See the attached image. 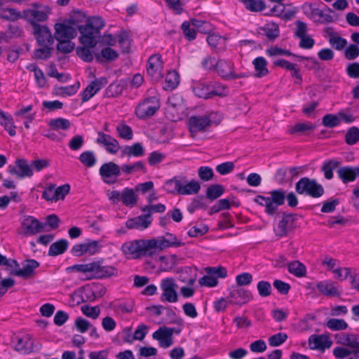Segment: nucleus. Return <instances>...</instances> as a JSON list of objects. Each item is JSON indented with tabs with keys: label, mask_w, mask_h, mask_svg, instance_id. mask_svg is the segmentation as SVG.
Wrapping results in <instances>:
<instances>
[{
	"label": "nucleus",
	"mask_w": 359,
	"mask_h": 359,
	"mask_svg": "<svg viewBox=\"0 0 359 359\" xmlns=\"http://www.w3.org/2000/svg\"><path fill=\"white\" fill-rule=\"evenodd\" d=\"M86 25L88 27H90L92 30H93L100 36V29H102L104 27L105 23L104 20L101 17L92 16L88 18L87 23H86Z\"/></svg>",
	"instance_id": "obj_46"
},
{
	"label": "nucleus",
	"mask_w": 359,
	"mask_h": 359,
	"mask_svg": "<svg viewBox=\"0 0 359 359\" xmlns=\"http://www.w3.org/2000/svg\"><path fill=\"white\" fill-rule=\"evenodd\" d=\"M173 334L174 328L163 326L154 332L152 334V337L159 341V344L161 347L168 348L173 344Z\"/></svg>",
	"instance_id": "obj_18"
},
{
	"label": "nucleus",
	"mask_w": 359,
	"mask_h": 359,
	"mask_svg": "<svg viewBox=\"0 0 359 359\" xmlns=\"http://www.w3.org/2000/svg\"><path fill=\"white\" fill-rule=\"evenodd\" d=\"M224 193V187L222 184H214L210 185L206 189V198L211 201L218 198Z\"/></svg>",
	"instance_id": "obj_39"
},
{
	"label": "nucleus",
	"mask_w": 359,
	"mask_h": 359,
	"mask_svg": "<svg viewBox=\"0 0 359 359\" xmlns=\"http://www.w3.org/2000/svg\"><path fill=\"white\" fill-rule=\"evenodd\" d=\"M151 240L156 243V246L154 248L156 255L166 248H177L184 245L183 242L177 240L175 235L170 233H167L165 237H158V238H152Z\"/></svg>",
	"instance_id": "obj_13"
},
{
	"label": "nucleus",
	"mask_w": 359,
	"mask_h": 359,
	"mask_svg": "<svg viewBox=\"0 0 359 359\" xmlns=\"http://www.w3.org/2000/svg\"><path fill=\"white\" fill-rule=\"evenodd\" d=\"M88 18L86 15L80 11L74 12L67 21L72 26L76 28L78 32L80 29V27H83L86 26Z\"/></svg>",
	"instance_id": "obj_29"
},
{
	"label": "nucleus",
	"mask_w": 359,
	"mask_h": 359,
	"mask_svg": "<svg viewBox=\"0 0 359 359\" xmlns=\"http://www.w3.org/2000/svg\"><path fill=\"white\" fill-rule=\"evenodd\" d=\"M211 117L204 116H193L189 118L188 126L191 133H197L205 131L206 128L211 126Z\"/></svg>",
	"instance_id": "obj_17"
},
{
	"label": "nucleus",
	"mask_w": 359,
	"mask_h": 359,
	"mask_svg": "<svg viewBox=\"0 0 359 359\" xmlns=\"http://www.w3.org/2000/svg\"><path fill=\"white\" fill-rule=\"evenodd\" d=\"M163 62L159 53L151 55L147 62V72L154 81H159L163 77Z\"/></svg>",
	"instance_id": "obj_7"
},
{
	"label": "nucleus",
	"mask_w": 359,
	"mask_h": 359,
	"mask_svg": "<svg viewBox=\"0 0 359 359\" xmlns=\"http://www.w3.org/2000/svg\"><path fill=\"white\" fill-rule=\"evenodd\" d=\"M2 11L4 12L8 13V14L1 15V18L4 20L13 22V21H16L20 18H22V13H21L16 8H3Z\"/></svg>",
	"instance_id": "obj_56"
},
{
	"label": "nucleus",
	"mask_w": 359,
	"mask_h": 359,
	"mask_svg": "<svg viewBox=\"0 0 359 359\" xmlns=\"http://www.w3.org/2000/svg\"><path fill=\"white\" fill-rule=\"evenodd\" d=\"M160 108L159 100L156 97H150L141 102L135 109L137 116L145 119L153 116Z\"/></svg>",
	"instance_id": "obj_5"
},
{
	"label": "nucleus",
	"mask_w": 359,
	"mask_h": 359,
	"mask_svg": "<svg viewBox=\"0 0 359 359\" xmlns=\"http://www.w3.org/2000/svg\"><path fill=\"white\" fill-rule=\"evenodd\" d=\"M309 346L312 350L325 351L331 347L332 341L325 334H313L309 338Z\"/></svg>",
	"instance_id": "obj_23"
},
{
	"label": "nucleus",
	"mask_w": 359,
	"mask_h": 359,
	"mask_svg": "<svg viewBox=\"0 0 359 359\" xmlns=\"http://www.w3.org/2000/svg\"><path fill=\"white\" fill-rule=\"evenodd\" d=\"M339 178L346 184L350 182L355 181L359 177V166H343L337 170Z\"/></svg>",
	"instance_id": "obj_25"
},
{
	"label": "nucleus",
	"mask_w": 359,
	"mask_h": 359,
	"mask_svg": "<svg viewBox=\"0 0 359 359\" xmlns=\"http://www.w3.org/2000/svg\"><path fill=\"white\" fill-rule=\"evenodd\" d=\"M270 196H257L253 201L265 208L264 212L269 216H273L278 207L285 203L286 191L283 189H273L269 192Z\"/></svg>",
	"instance_id": "obj_2"
},
{
	"label": "nucleus",
	"mask_w": 359,
	"mask_h": 359,
	"mask_svg": "<svg viewBox=\"0 0 359 359\" xmlns=\"http://www.w3.org/2000/svg\"><path fill=\"white\" fill-rule=\"evenodd\" d=\"M121 172V167L111 161L104 163L99 170L100 176L107 184H114L117 180V177L120 176Z\"/></svg>",
	"instance_id": "obj_9"
},
{
	"label": "nucleus",
	"mask_w": 359,
	"mask_h": 359,
	"mask_svg": "<svg viewBox=\"0 0 359 359\" xmlns=\"http://www.w3.org/2000/svg\"><path fill=\"white\" fill-rule=\"evenodd\" d=\"M340 161L336 159H332L324 162L321 167V170L324 174V177L327 180L333 178V170L339 166Z\"/></svg>",
	"instance_id": "obj_37"
},
{
	"label": "nucleus",
	"mask_w": 359,
	"mask_h": 359,
	"mask_svg": "<svg viewBox=\"0 0 359 359\" xmlns=\"http://www.w3.org/2000/svg\"><path fill=\"white\" fill-rule=\"evenodd\" d=\"M196 96L205 100L212 98L209 81L198 82L192 88Z\"/></svg>",
	"instance_id": "obj_31"
},
{
	"label": "nucleus",
	"mask_w": 359,
	"mask_h": 359,
	"mask_svg": "<svg viewBox=\"0 0 359 359\" xmlns=\"http://www.w3.org/2000/svg\"><path fill=\"white\" fill-rule=\"evenodd\" d=\"M91 47L90 46H79L76 48V54L83 61L87 62H90L93 60V56L91 50H90Z\"/></svg>",
	"instance_id": "obj_60"
},
{
	"label": "nucleus",
	"mask_w": 359,
	"mask_h": 359,
	"mask_svg": "<svg viewBox=\"0 0 359 359\" xmlns=\"http://www.w3.org/2000/svg\"><path fill=\"white\" fill-rule=\"evenodd\" d=\"M79 87L80 83L77 81L73 85L59 87L56 89V90L57 93L61 95L71 96L74 95L77 92Z\"/></svg>",
	"instance_id": "obj_59"
},
{
	"label": "nucleus",
	"mask_w": 359,
	"mask_h": 359,
	"mask_svg": "<svg viewBox=\"0 0 359 359\" xmlns=\"http://www.w3.org/2000/svg\"><path fill=\"white\" fill-rule=\"evenodd\" d=\"M337 342L350 348H357L359 345V335L341 333L335 337Z\"/></svg>",
	"instance_id": "obj_27"
},
{
	"label": "nucleus",
	"mask_w": 359,
	"mask_h": 359,
	"mask_svg": "<svg viewBox=\"0 0 359 359\" xmlns=\"http://www.w3.org/2000/svg\"><path fill=\"white\" fill-rule=\"evenodd\" d=\"M229 297L231 304L241 305L252 299V294L248 290L236 285L229 289Z\"/></svg>",
	"instance_id": "obj_12"
},
{
	"label": "nucleus",
	"mask_w": 359,
	"mask_h": 359,
	"mask_svg": "<svg viewBox=\"0 0 359 359\" xmlns=\"http://www.w3.org/2000/svg\"><path fill=\"white\" fill-rule=\"evenodd\" d=\"M96 143L105 147L109 154H116L120 148L119 143L114 137L103 132L97 133Z\"/></svg>",
	"instance_id": "obj_19"
},
{
	"label": "nucleus",
	"mask_w": 359,
	"mask_h": 359,
	"mask_svg": "<svg viewBox=\"0 0 359 359\" xmlns=\"http://www.w3.org/2000/svg\"><path fill=\"white\" fill-rule=\"evenodd\" d=\"M233 65L224 60H219L215 65V69L218 74L224 79L228 80L232 71Z\"/></svg>",
	"instance_id": "obj_34"
},
{
	"label": "nucleus",
	"mask_w": 359,
	"mask_h": 359,
	"mask_svg": "<svg viewBox=\"0 0 359 359\" xmlns=\"http://www.w3.org/2000/svg\"><path fill=\"white\" fill-rule=\"evenodd\" d=\"M79 159L80 162L88 168L94 166L96 163L97 159L93 151H86L82 152Z\"/></svg>",
	"instance_id": "obj_47"
},
{
	"label": "nucleus",
	"mask_w": 359,
	"mask_h": 359,
	"mask_svg": "<svg viewBox=\"0 0 359 359\" xmlns=\"http://www.w3.org/2000/svg\"><path fill=\"white\" fill-rule=\"evenodd\" d=\"M191 21H184L181 27L185 38L189 41L195 39L196 36L195 27H191Z\"/></svg>",
	"instance_id": "obj_62"
},
{
	"label": "nucleus",
	"mask_w": 359,
	"mask_h": 359,
	"mask_svg": "<svg viewBox=\"0 0 359 359\" xmlns=\"http://www.w3.org/2000/svg\"><path fill=\"white\" fill-rule=\"evenodd\" d=\"M121 338L125 343L132 344L135 341L134 334H132V328L129 327H125L122 332L112 339L113 343L117 345H121L122 341L120 340Z\"/></svg>",
	"instance_id": "obj_36"
},
{
	"label": "nucleus",
	"mask_w": 359,
	"mask_h": 359,
	"mask_svg": "<svg viewBox=\"0 0 359 359\" xmlns=\"http://www.w3.org/2000/svg\"><path fill=\"white\" fill-rule=\"evenodd\" d=\"M16 165L20 170V177H31L33 175V171L30 166L28 165L27 161L24 158L17 159L15 161Z\"/></svg>",
	"instance_id": "obj_50"
},
{
	"label": "nucleus",
	"mask_w": 359,
	"mask_h": 359,
	"mask_svg": "<svg viewBox=\"0 0 359 359\" xmlns=\"http://www.w3.org/2000/svg\"><path fill=\"white\" fill-rule=\"evenodd\" d=\"M176 287L177 285L172 278L163 279L161 283V289L163 292L161 300L163 302H168L170 303L177 302L178 295L175 290Z\"/></svg>",
	"instance_id": "obj_11"
},
{
	"label": "nucleus",
	"mask_w": 359,
	"mask_h": 359,
	"mask_svg": "<svg viewBox=\"0 0 359 359\" xmlns=\"http://www.w3.org/2000/svg\"><path fill=\"white\" fill-rule=\"evenodd\" d=\"M34 34L41 46H51L54 42L53 36L48 27L45 25H36Z\"/></svg>",
	"instance_id": "obj_22"
},
{
	"label": "nucleus",
	"mask_w": 359,
	"mask_h": 359,
	"mask_svg": "<svg viewBox=\"0 0 359 359\" xmlns=\"http://www.w3.org/2000/svg\"><path fill=\"white\" fill-rule=\"evenodd\" d=\"M334 11L330 8L326 6L325 10L319 9L316 13V17H318V19H316V22L320 24H327L332 22L334 21V18L331 15Z\"/></svg>",
	"instance_id": "obj_44"
},
{
	"label": "nucleus",
	"mask_w": 359,
	"mask_h": 359,
	"mask_svg": "<svg viewBox=\"0 0 359 359\" xmlns=\"http://www.w3.org/2000/svg\"><path fill=\"white\" fill-rule=\"evenodd\" d=\"M212 98L215 96L223 97L225 95L226 88L219 82L209 81Z\"/></svg>",
	"instance_id": "obj_58"
},
{
	"label": "nucleus",
	"mask_w": 359,
	"mask_h": 359,
	"mask_svg": "<svg viewBox=\"0 0 359 359\" xmlns=\"http://www.w3.org/2000/svg\"><path fill=\"white\" fill-rule=\"evenodd\" d=\"M116 131L118 136L122 139L130 140L133 137L132 128L125 123H121L117 126Z\"/></svg>",
	"instance_id": "obj_57"
},
{
	"label": "nucleus",
	"mask_w": 359,
	"mask_h": 359,
	"mask_svg": "<svg viewBox=\"0 0 359 359\" xmlns=\"http://www.w3.org/2000/svg\"><path fill=\"white\" fill-rule=\"evenodd\" d=\"M318 290L327 297H339L341 292L335 285V283L331 280L320 281L316 284Z\"/></svg>",
	"instance_id": "obj_26"
},
{
	"label": "nucleus",
	"mask_w": 359,
	"mask_h": 359,
	"mask_svg": "<svg viewBox=\"0 0 359 359\" xmlns=\"http://www.w3.org/2000/svg\"><path fill=\"white\" fill-rule=\"evenodd\" d=\"M180 83V75L179 74L173 70L169 72L165 76V86L164 89L168 90H172L177 87Z\"/></svg>",
	"instance_id": "obj_41"
},
{
	"label": "nucleus",
	"mask_w": 359,
	"mask_h": 359,
	"mask_svg": "<svg viewBox=\"0 0 359 359\" xmlns=\"http://www.w3.org/2000/svg\"><path fill=\"white\" fill-rule=\"evenodd\" d=\"M107 83V79L105 77H100L91 81L81 93L82 102L88 101L98 91L104 87Z\"/></svg>",
	"instance_id": "obj_15"
},
{
	"label": "nucleus",
	"mask_w": 359,
	"mask_h": 359,
	"mask_svg": "<svg viewBox=\"0 0 359 359\" xmlns=\"http://www.w3.org/2000/svg\"><path fill=\"white\" fill-rule=\"evenodd\" d=\"M69 242L67 240L62 238L52 243L49 248L48 255L51 257H55L63 254L68 248Z\"/></svg>",
	"instance_id": "obj_32"
},
{
	"label": "nucleus",
	"mask_w": 359,
	"mask_h": 359,
	"mask_svg": "<svg viewBox=\"0 0 359 359\" xmlns=\"http://www.w3.org/2000/svg\"><path fill=\"white\" fill-rule=\"evenodd\" d=\"M261 29L264 32V34L269 41H274L279 36L280 30L278 25L276 23L267 25L266 26L261 28Z\"/></svg>",
	"instance_id": "obj_48"
},
{
	"label": "nucleus",
	"mask_w": 359,
	"mask_h": 359,
	"mask_svg": "<svg viewBox=\"0 0 359 359\" xmlns=\"http://www.w3.org/2000/svg\"><path fill=\"white\" fill-rule=\"evenodd\" d=\"M144 155V149L140 142H136L131 146H126L122 150V156L140 157Z\"/></svg>",
	"instance_id": "obj_33"
},
{
	"label": "nucleus",
	"mask_w": 359,
	"mask_h": 359,
	"mask_svg": "<svg viewBox=\"0 0 359 359\" xmlns=\"http://www.w3.org/2000/svg\"><path fill=\"white\" fill-rule=\"evenodd\" d=\"M345 142L348 145H353L359 142V128L358 127L353 126L347 130Z\"/></svg>",
	"instance_id": "obj_51"
},
{
	"label": "nucleus",
	"mask_w": 359,
	"mask_h": 359,
	"mask_svg": "<svg viewBox=\"0 0 359 359\" xmlns=\"http://www.w3.org/2000/svg\"><path fill=\"white\" fill-rule=\"evenodd\" d=\"M0 124L8 131L11 136L15 135V126L13 124V119L11 115H7L0 121Z\"/></svg>",
	"instance_id": "obj_63"
},
{
	"label": "nucleus",
	"mask_w": 359,
	"mask_h": 359,
	"mask_svg": "<svg viewBox=\"0 0 359 359\" xmlns=\"http://www.w3.org/2000/svg\"><path fill=\"white\" fill-rule=\"evenodd\" d=\"M207 274L211 275L217 280L218 278H224L227 276V270L222 266H208L205 269Z\"/></svg>",
	"instance_id": "obj_49"
},
{
	"label": "nucleus",
	"mask_w": 359,
	"mask_h": 359,
	"mask_svg": "<svg viewBox=\"0 0 359 359\" xmlns=\"http://www.w3.org/2000/svg\"><path fill=\"white\" fill-rule=\"evenodd\" d=\"M155 245L156 243L151 239H137L125 242L121 250L125 255L133 259L151 257L156 255L154 248Z\"/></svg>",
	"instance_id": "obj_1"
},
{
	"label": "nucleus",
	"mask_w": 359,
	"mask_h": 359,
	"mask_svg": "<svg viewBox=\"0 0 359 359\" xmlns=\"http://www.w3.org/2000/svg\"><path fill=\"white\" fill-rule=\"evenodd\" d=\"M40 264L35 259H30L25 262L22 265V268H20L18 270H12L11 275L22 277L25 279L31 277L34 270L39 266Z\"/></svg>",
	"instance_id": "obj_24"
},
{
	"label": "nucleus",
	"mask_w": 359,
	"mask_h": 359,
	"mask_svg": "<svg viewBox=\"0 0 359 359\" xmlns=\"http://www.w3.org/2000/svg\"><path fill=\"white\" fill-rule=\"evenodd\" d=\"M297 219V214L283 212L282 219L274 229L276 235L278 237H285L289 235L295 229Z\"/></svg>",
	"instance_id": "obj_6"
},
{
	"label": "nucleus",
	"mask_w": 359,
	"mask_h": 359,
	"mask_svg": "<svg viewBox=\"0 0 359 359\" xmlns=\"http://www.w3.org/2000/svg\"><path fill=\"white\" fill-rule=\"evenodd\" d=\"M92 274L88 276V280L94 278L102 279L118 275V269L113 266L102 265L101 262H93Z\"/></svg>",
	"instance_id": "obj_10"
},
{
	"label": "nucleus",
	"mask_w": 359,
	"mask_h": 359,
	"mask_svg": "<svg viewBox=\"0 0 359 359\" xmlns=\"http://www.w3.org/2000/svg\"><path fill=\"white\" fill-rule=\"evenodd\" d=\"M168 192L180 195L196 194L201 189V184L195 180L188 181L185 176H175L165 182Z\"/></svg>",
	"instance_id": "obj_3"
},
{
	"label": "nucleus",
	"mask_w": 359,
	"mask_h": 359,
	"mask_svg": "<svg viewBox=\"0 0 359 359\" xmlns=\"http://www.w3.org/2000/svg\"><path fill=\"white\" fill-rule=\"evenodd\" d=\"M77 36V31L67 20L55 25L54 36L57 41L72 39Z\"/></svg>",
	"instance_id": "obj_14"
},
{
	"label": "nucleus",
	"mask_w": 359,
	"mask_h": 359,
	"mask_svg": "<svg viewBox=\"0 0 359 359\" xmlns=\"http://www.w3.org/2000/svg\"><path fill=\"white\" fill-rule=\"evenodd\" d=\"M70 191V186L68 184L55 187L53 184H49L42 193V198L47 201H57L63 200Z\"/></svg>",
	"instance_id": "obj_8"
},
{
	"label": "nucleus",
	"mask_w": 359,
	"mask_h": 359,
	"mask_svg": "<svg viewBox=\"0 0 359 359\" xmlns=\"http://www.w3.org/2000/svg\"><path fill=\"white\" fill-rule=\"evenodd\" d=\"M93 264L92 262L88 264H74L67 268L70 271L81 272L86 274V278L92 274Z\"/></svg>",
	"instance_id": "obj_55"
},
{
	"label": "nucleus",
	"mask_w": 359,
	"mask_h": 359,
	"mask_svg": "<svg viewBox=\"0 0 359 359\" xmlns=\"http://www.w3.org/2000/svg\"><path fill=\"white\" fill-rule=\"evenodd\" d=\"M121 171L126 175H130L138 171H142L145 173L147 172V169L142 161H137L133 164L122 165Z\"/></svg>",
	"instance_id": "obj_45"
},
{
	"label": "nucleus",
	"mask_w": 359,
	"mask_h": 359,
	"mask_svg": "<svg viewBox=\"0 0 359 359\" xmlns=\"http://www.w3.org/2000/svg\"><path fill=\"white\" fill-rule=\"evenodd\" d=\"M169 9L175 14H181L183 12V6L189 0H164Z\"/></svg>",
	"instance_id": "obj_53"
},
{
	"label": "nucleus",
	"mask_w": 359,
	"mask_h": 359,
	"mask_svg": "<svg viewBox=\"0 0 359 359\" xmlns=\"http://www.w3.org/2000/svg\"><path fill=\"white\" fill-rule=\"evenodd\" d=\"M287 338L288 337L286 333L279 332L271 336L269 338V344L272 347L279 346L283 344L287 339Z\"/></svg>",
	"instance_id": "obj_61"
},
{
	"label": "nucleus",
	"mask_w": 359,
	"mask_h": 359,
	"mask_svg": "<svg viewBox=\"0 0 359 359\" xmlns=\"http://www.w3.org/2000/svg\"><path fill=\"white\" fill-rule=\"evenodd\" d=\"M22 18L29 22L36 29L39 22H43L48 20V13L44 11H39L34 9H26L22 11Z\"/></svg>",
	"instance_id": "obj_20"
},
{
	"label": "nucleus",
	"mask_w": 359,
	"mask_h": 359,
	"mask_svg": "<svg viewBox=\"0 0 359 359\" xmlns=\"http://www.w3.org/2000/svg\"><path fill=\"white\" fill-rule=\"evenodd\" d=\"M209 230L208 225L201 224L199 226H192L188 231L187 234L189 237L194 238L205 234Z\"/></svg>",
	"instance_id": "obj_64"
},
{
	"label": "nucleus",
	"mask_w": 359,
	"mask_h": 359,
	"mask_svg": "<svg viewBox=\"0 0 359 359\" xmlns=\"http://www.w3.org/2000/svg\"><path fill=\"white\" fill-rule=\"evenodd\" d=\"M326 326L333 331L346 330L348 324L343 319L330 318L326 323Z\"/></svg>",
	"instance_id": "obj_52"
},
{
	"label": "nucleus",
	"mask_w": 359,
	"mask_h": 359,
	"mask_svg": "<svg viewBox=\"0 0 359 359\" xmlns=\"http://www.w3.org/2000/svg\"><path fill=\"white\" fill-rule=\"evenodd\" d=\"M255 69V76L262 78L269 74V71L267 69L268 62L262 56L255 58L252 61Z\"/></svg>",
	"instance_id": "obj_28"
},
{
	"label": "nucleus",
	"mask_w": 359,
	"mask_h": 359,
	"mask_svg": "<svg viewBox=\"0 0 359 359\" xmlns=\"http://www.w3.org/2000/svg\"><path fill=\"white\" fill-rule=\"evenodd\" d=\"M118 57V53L110 47H106L102 49L100 54L95 55L96 60L98 62H102V59L107 61H114Z\"/></svg>",
	"instance_id": "obj_40"
},
{
	"label": "nucleus",
	"mask_w": 359,
	"mask_h": 359,
	"mask_svg": "<svg viewBox=\"0 0 359 359\" xmlns=\"http://www.w3.org/2000/svg\"><path fill=\"white\" fill-rule=\"evenodd\" d=\"M78 31L81 34L79 36V41L83 46L95 47L97 45L98 42L97 39L100 36L92 30L90 27H88L86 25L83 27H80V29Z\"/></svg>",
	"instance_id": "obj_21"
},
{
	"label": "nucleus",
	"mask_w": 359,
	"mask_h": 359,
	"mask_svg": "<svg viewBox=\"0 0 359 359\" xmlns=\"http://www.w3.org/2000/svg\"><path fill=\"white\" fill-rule=\"evenodd\" d=\"M46 224L32 216H28L22 222V233L26 236L35 235L43 231Z\"/></svg>",
	"instance_id": "obj_16"
},
{
	"label": "nucleus",
	"mask_w": 359,
	"mask_h": 359,
	"mask_svg": "<svg viewBox=\"0 0 359 359\" xmlns=\"http://www.w3.org/2000/svg\"><path fill=\"white\" fill-rule=\"evenodd\" d=\"M288 271L296 277H304L306 274V268L299 261H292L287 264Z\"/></svg>",
	"instance_id": "obj_35"
},
{
	"label": "nucleus",
	"mask_w": 359,
	"mask_h": 359,
	"mask_svg": "<svg viewBox=\"0 0 359 359\" xmlns=\"http://www.w3.org/2000/svg\"><path fill=\"white\" fill-rule=\"evenodd\" d=\"M340 123L341 121L338 115H335L333 114H327L323 117L322 123L324 126L327 128H334L339 126Z\"/></svg>",
	"instance_id": "obj_54"
},
{
	"label": "nucleus",
	"mask_w": 359,
	"mask_h": 359,
	"mask_svg": "<svg viewBox=\"0 0 359 359\" xmlns=\"http://www.w3.org/2000/svg\"><path fill=\"white\" fill-rule=\"evenodd\" d=\"M295 191L299 194L306 195L314 198L321 197L325 192L323 187L318 184L316 180L307 177H304L296 182Z\"/></svg>",
	"instance_id": "obj_4"
},
{
	"label": "nucleus",
	"mask_w": 359,
	"mask_h": 359,
	"mask_svg": "<svg viewBox=\"0 0 359 359\" xmlns=\"http://www.w3.org/2000/svg\"><path fill=\"white\" fill-rule=\"evenodd\" d=\"M135 191H136L135 189L128 187L123 189L121 201L123 205L132 208L137 204L138 197Z\"/></svg>",
	"instance_id": "obj_30"
},
{
	"label": "nucleus",
	"mask_w": 359,
	"mask_h": 359,
	"mask_svg": "<svg viewBox=\"0 0 359 359\" xmlns=\"http://www.w3.org/2000/svg\"><path fill=\"white\" fill-rule=\"evenodd\" d=\"M48 125L53 130H67L70 128V121L64 118H53L49 121Z\"/></svg>",
	"instance_id": "obj_43"
},
{
	"label": "nucleus",
	"mask_w": 359,
	"mask_h": 359,
	"mask_svg": "<svg viewBox=\"0 0 359 359\" xmlns=\"http://www.w3.org/2000/svg\"><path fill=\"white\" fill-rule=\"evenodd\" d=\"M316 128V126L309 122L297 123L294 124L290 130V134H304L309 131H313Z\"/></svg>",
	"instance_id": "obj_42"
},
{
	"label": "nucleus",
	"mask_w": 359,
	"mask_h": 359,
	"mask_svg": "<svg viewBox=\"0 0 359 359\" xmlns=\"http://www.w3.org/2000/svg\"><path fill=\"white\" fill-rule=\"evenodd\" d=\"M248 11L251 12H261L266 6L264 0H241Z\"/></svg>",
	"instance_id": "obj_38"
}]
</instances>
